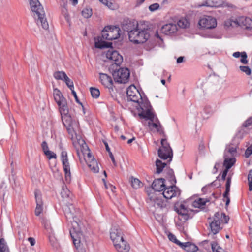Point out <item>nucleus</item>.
<instances>
[{"mask_svg": "<svg viewBox=\"0 0 252 252\" xmlns=\"http://www.w3.org/2000/svg\"><path fill=\"white\" fill-rule=\"evenodd\" d=\"M126 94L128 100L134 103L140 118H152L151 106L144 93L141 94L134 85H131L127 88Z\"/></svg>", "mask_w": 252, "mask_h": 252, "instance_id": "nucleus-1", "label": "nucleus"}, {"mask_svg": "<svg viewBox=\"0 0 252 252\" xmlns=\"http://www.w3.org/2000/svg\"><path fill=\"white\" fill-rule=\"evenodd\" d=\"M63 211L67 221L71 223V226L69 229L71 237L74 246L78 248L82 235L78 222L79 220L77 218L79 211L76 210L72 204H70L64 206Z\"/></svg>", "mask_w": 252, "mask_h": 252, "instance_id": "nucleus-2", "label": "nucleus"}, {"mask_svg": "<svg viewBox=\"0 0 252 252\" xmlns=\"http://www.w3.org/2000/svg\"><path fill=\"white\" fill-rule=\"evenodd\" d=\"M61 115L63 125L66 127L68 134L75 144V139L79 140V143L82 144L84 143V140L77 134L79 130V123L75 120H73L71 116L68 114L69 109L66 100L62 101L61 105H58Z\"/></svg>", "mask_w": 252, "mask_h": 252, "instance_id": "nucleus-3", "label": "nucleus"}, {"mask_svg": "<svg viewBox=\"0 0 252 252\" xmlns=\"http://www.w3.org/2000/svg\"><path fill=\"white\" fill-rule=\"evenodd\" d=\"M121 30L116 26H106L101 32V37H99L97 41L95 42V47L97 48L103 49L112 46V43L102 40L103 39L112 40L119 38Z\"/></svg>", "mask_w": 252, "mask_h": 252, "instance_id": "nucleus-4", "label": "nucleus"}, {"mask_svg": "<svg viewBox=\"0 0 252 252\" xmlns=\"http://www.w3.org/2000/svg\"><path fill=\"white\" fill-rule=\"evenodd\" d=\"M30 5L35 18H37V24L41 25L43 29L47 30L49 28L48 23L45 18L43 7L38 0H30Z\"/></svg>", "mask_w": 252, "mask_h": 252, "instance_id": "nucleus-5", "label": "nucleus"}, {"mask_svg": "<svg viewBox=\"0 0 252 252\" xmlns=\"http://www.w3.org/2000/svg\"><path fill=\"white\" fill-rule=\"evenodd\" d=\"M150 35L148 30L142 28L138 26L132 31H130L128 35L129 40L135 44H140L145 42L149 38Z\"/></svg>", "mask_w": 252, "mask_h": 252, "instance_id": "nucleus-6", "label": "nucleus"}, {"mask_svg": "<svg viewBox=\"0 0 252 252\" xmlns=\"http://www.w3.org/2000/svg\"><path fill=\"white\" fill-rule=\"evenodd\" d=\"M217 25L216 18L209 15H203L200 17L197 27L200 30H210L215 28Z\"/></svg>", "mask_w": 252, "mask_h": 252, "instance_id": "nucleus-7", "label": "nucleus"}, {"mask_svg": "<svg viewBox=\"0 0 252 252\" xmlns=\"http://www.w3.org/2000/svg\"><path fill=\"white\" fill-rule=\"evenodd\" d=\"M237 153V149L236 147L230 146L226 147L224 153V160L223 165L226 169L229 170L234 164L236 162L235 158Z\"/></svg>", "mask_w": 252, "mask_h": 252, "instance_id": "nucleus-8", "label": "nucleus"}, {"mask_svg": "<svg viewBox=\"0 0 252 252\" xmlns=\"http://www.w3.org/2000/svg\"><path fill=\"white\" fill-rule=\"evenodd\" d=\"M161 144V146L158 150V156L164 160L169 158L171 161L173 158V151L169 144L166 139H162Z\"/></svg>", "mask_w": 252, "mask_h": 252, "instance_id": "nucleus-9", "label": "nucleus"}, {"mask_svg": "<svg viewBox=\"0 0 252 252\" xmlns=\"http://www.w3.org/2000/svg\"><path fill=\"white\" fill-rule=\"evenodd\" d=\"M110 235L116 249L120 250V247L118 245V243L124 240L121 230L117 226H113L110 229ZM127 247H126L123 250L121 249L120 251L123 252H126L127 250Z\"/></svg>", "mask_w": 252, "mask_h": 252, "instance_id": "nucleus-10", "label": "nucleus"}, {"mask_svg": "<svg viewBox=\"0 0 252 252\" xmlns=\"http://www.w3.org/2000/svg\"><path fill=\"white\" fill-rule=\"evenodd\" d=\"M114 80L119 83H126L129 79L130 71L127 68L121 67L113 74Z\"/></svg>", "mask_w": 252, "mask_h": 252, "instance_id": "nucleus-11", "label": "nucleus"}, {"mask_svg": "<svg viewBox=\"0 0 252 252\" xmlns=\"http://www.w3.org/2000/svg\"><path fill=\"white\" fill-rule=\"evenodd\" d=\"M175 210L178 214L179 219L183 222L192 218L191 210L187 207L184 204H181L178 207L175 206Z\"/></svg>", "mask_w": 252, "mask_h": 252, "instance_id": "nucleus-12", "label": "nucleus"}, {"mask_svg": "<svg viewBox=\"0 0 252 252\" xmlns=\"http://www.w3.org/2000/svg\"><path fill=\"white\" fill-rule=\"evenodd\" d=\"M106 58L112 61V63L120 65L123 62V57L119 52L112 48H110L105 54Z\"/></svg>", "mask_w": 252, "mask_h": 252, "instance_id": "nucleus-13", "label": "nucleus"}, {"mask_svg": "<svg viewBox=\"0 0 252 252\" xmlns=\"http://www.w3.org/2000/svg\"><path fill=\"white\" fill-rule=\"evenodd\" d=\"M178 30V26L175 23H170L165 24L160 29L163 34L168 36H176Z\"/></svg>", "mask_w": 252, "mask_h": 252, "instance_id": "nucleus-14", "label": "nucleus"}, {"mask_svg": "<svg viewBox=\"0 0 252 252\" xmlns=\"http://www.w3.org/2000/svg\"><path fill=\"white\" fill-rule=\"evenodd\" d=\"M211 233H209V236L212 235L213 238L214 236L218 233L221 229L220 226V220H219V214L215 213L213 218V220L209 222Z\"/></svg>", "mask_w": 252, "mask_h": 252, "instance_id": "nucleus-15", "label": "nucleus"}, {"mask_svg": "<svg viewBox=\"0 0 252 252\" xmlns=\"http://www.w3.org/2000/svg\"><path fill=\"white\" fill-rule=\"evenodd\" d=\"M162 194L166 199H171L172 198L179 196L180 190L176 186H171L169 187H165Z\"/></svg>", "mask_w": 252, "mask_h": 252, "instance_id": "nucleus-16", "label": "nucleus"}, {"mask_svg": "<svg viewBox=\"0 0 252 252\" xmlns=\"http://www.w3.org/2000/svg\"><path fill=\"white\" fill-rule=\"evenodd\" d=\"M72 141L73 145L76 149H79V148L81 150H84L86 151L87 152L85 153V151H83L84 154H87V161L88 162L92 161L94 160H95V158L94 157H93L91 153L90 152V150L86 145L85 142H84V143L81 144L79 143V140L77 139H75L74 141L75 142V144H74L73 143V141L71 140ZM84 141H85L84 140Z\"/></svg>", "mask_w": 252, "mask_h": 252, "instance_id": "nucleus-17", "label": "nucleus"}, {"mask_svg": "<svg viewBox=\"0 0 252 252\" xmlns=\"http://www.w3.org/2000/svg\"><path fill=\"white\" fill-rule=\"evenodd\" d=\"M35 198L36 203V206L35 209V214L36 216H39L43 210V202L42 199V196L40 192L36 190L34 191Z\"/></svg>", "mask_w": 252, "mask_h": 252, "instance_id": "nucleus-18", "label": "nucleus"}, {"mask_svg": "<svg viewBox=\"0 0 252 252\" xmlns=\"http://www.w3.org/2000/svg\"><path fill=\"white\" fill-rule=\"evenodd\" d=\"M237 25L246 30L252 29V19L246 16H240L236 19Z\"/></svg>", "mask_w": 252, "mask_h": 252, "instance_id": "nucleus-19", "label": "nucleus"}, {"mask_svg": "<svg viewBox=\"0 0 252 252\" xmlns=\"http://www.w3.org/2000/svg\"><path fill=\"white\" fill-rule=\"evenodd\" d=\"M138 26L136 21L126 19L123 21L122 28L124 31L127 32L129 34L130 31L134 30Z\"/></svg>", "mask_w": 252, "mask_h": 252, "instance_id": "nucleus-20", "label": "nucleus"}, {"mask_svg": "<svg viewBox=\"0 0 252 252\" xmlns=\"http://www.w3.org/2000/svg\"><path fill=\"white\" fill-rule=\"evenodd\" d=\"M151 113L152 114V118L151 119H148L146 118H141L142 119H145L146 120H149L150 121L148 123V126L149 128V129L151 130H153L154 129H156V131L159 133H162L163 132V128L160 123V122L158 121V123H154V114L153 113V112L151 111Z\"/></svg>", "mask_w": 252, "mask_h": 252, "instance_id": "nucleus-21", "label": "nucleus"}, {"mask_svg": "<svg viewBox=\"0 0 252 252\" xmlns=\"http://www.w3.org/2000/svg\"><path fill=\"white\" fill-rule=\"evenodd\" d=\"M165 180L163 178L155 179L152 184V189L156 191H163L165 187Z\"/></svg>", "mask_w": 252, "mask_h": 252, "instance_id": "nucleus-22", "label": "nucleus"}, {"mask_svg": "<svg viewBox=\"0 0 252 252\" xmlns=\"http://www.w3.org/2000/svg\"><path fill=\"white\" fill-rule=\"evenodd\" d=\"M99 79L105 87L107 88L112 87L113 85V81L112 78L106 74L100 73Z\"/></svg>", "mask_w": 252, "mask_h": 252, "instance_id": "nucleus-23", "label": "nucleus"}, {"mask_svg": "<svg viewBox=\"0 0 252 252\" xmlns=\"http://www.w3.org/2000/svg\"><path fill=\"white\" fill-rule=\"evenodd\" d=\"M53 96L54 100L57 105H61L62 101L63 102L66 100L61 91L57 88L54 89L53 90Z\"/></svg>", "mask_w": 252, "mask_h": 252, "instance_id": "nucleus-24", "label": "nucleus"}, {"mask_svg": "<svg viewBox=\"0 0 252 252\" xmlns=\"http://www.w3.org/2000/svg\"><path fill=\"white\" fill-rule=\"evenodd\" d=\"M211 198H198L192 202V206L195 208H202L206 205L207 202L211 201Z\"/></svg>", "mask_w": 252, "mask_h": 252, "instance_id": "nucleus-25", "label": "nucleus"}, {"mask_svg": "<svg viewBox=\"0 0 252 252\" xmlns=\"http://www.w3.org/2000/svg\"><path fill=\"white\" fill-rule=\"evenodd\" d=\"M180 247L188 252H194L198 250L197 246L190 242L182 243Z\"/></svg>", "mask_w": 252, "mask_h": 252, "instance_id": "nucleus-26", "label": "nucleus"}, {"mask_svg": "<svg viewBox=\"0 0 252 252\" xmlns=\"http://www.w3.org/2000/svg\"><path fill=\"white\" fill-rule=\"evenodd\" d=\"M63 166L66 180H70L71 178L70 168L68 159L62 160Z\"/></svg>", "mask_w": 252, "mask_h": 252, "instance_id": "nucleus-27", "label": "nucleus"}, {"mask_svg": "<svg viewBox=\"0 0 252 252\" xmlns=\"http://www.w3.org/2000/svg\"><path fill=\"white\" fill-rule=\"evenodd\" d=\"M178 26L182 29L188 28L190 26V21L188 17H182L180 18L177 23Z\"/></svg>", "mask_w": 252, "mask_h": 252, "instance_id": "nucleus-28", "label": "nucleus"}, {"mask_svg": "<svg viewBox=\"0 0 252 252\" xmlns=\"http://www.w3.org/2000/svg\"><path fill=\"white\" fill-rule=\"evenodd\" d=\"M149 195L150 199L154 202L155 206H158L161 208H164L166 206L165 203L161 199L155 197L154 194H152L151 196L150 194Z\"/></svg>", "mask_w": 252, "mask_h": 252, "instance_id": "nucleus-29", "label": "nucleus"}, {"mask_svg": "<svg viewBox=\"0 0 252 252\" xmlns=\"http://www.w3.org/2000/svg\"><path fill=\"white\" fill-rule=\"evenodd\" d=\"M88 165L90 169L94 173H98L99 171V167L96 160H94L88 162Z\"/></svg>", "mask_w": 252, "mask_h": 252, "instance_id": "nucleus-30", "label": "nucleus"}, {"mask_svg": "<svg viewBox=\"0 0 252 252\" xmlns=\"http://www.w3.org/2000/svg\"><path fill=\"white\" fill-rule=\"evenodd\" d=\"M130 182L131 186L135 189H139L143 185L142 183L138 179L133 177L131 178Z\"/></svg>", "mask_w": 252, "mask_h": 252, "instance_id": "nucleus-31", "label": "nucleus"}, {"mask_svg": "<svg viewBox=\"0 0 252 252\" xmlns=\"http://www.w3.org/2000/svg\"><path fill=\"white\" fill-rule=\"evenodd\" d=\"M66 73L63 71H56L54 72L53 74L54 77L57 79V80H61L64 81L65 79V78L66 77Z\"/></svg>", "mask_w": 252, "mask_h": 252, "instance_id": "nucleus-32", "label": "nucleus"}, {"mask_svg": "<svg viewBox=\"0 0 252 252\" xmlns=\"http://www.w3.org/2000/svg\"><path fill=\"white\" fill-rule=\"evenodd\" d=\"M156 165L157 167V173L159 174L162 171L163 168L166 165V164L162 162L159 159H157L156 162Z\"/></svg>", "mask_w": 252, "mask_h": 252, "instance_id": "nucleus-33", "label": "nucleus"}, {"mask_svg": "<svg viewBox=\"0 0 252 252\" xmlns=\"http://www.w3.org/2000/svg\"><path fill=\"white\" fill-rule=\"evenodd\" d=\"M219 214V220L220 222H221L223 223H227L228 222L229 218L228 216L226 215L223 212H216Z\"/></svg>", "mask_w": 252, "mask_h": 252, "instance_id": "nucleus-34", "label": "nucleus"}, {"mask_svg": "<svg viewBox=\"0 0 252 252\" xmlns=\"http://www.w3.org/2000/svg\"><path fill=\"white\" fill-rule=\"evenodd\" d=\"M211 247L213 252H227L224 251L216 242L211 243Z\"/></svg>", "mask_w": 252, "mask_h": 252, "instance_id": "nucleus-35", "label": "nucleus"}, {"mask_svg": "<svg viewBox=\"0 0 252 252\" xmlns=\"http://www.w3.org/2000/svg\"><path fill=\"white\" fill-rule=\"evenodd\" d=\"M82 15L85 18H90L92 15V9L89 7L84 8L82 11Z\"/></svg>", "mask_w": 252, "mask_h": 252, "instance_id": "nucleus-36", "label": "nucleus"}, {"mask_svg": "<svg viewBox=\"0 0 252 252\" xmlns=\"http://www.w3.org/2000/svg\"><path fill=\"white\" fill-rule=\"evenodd\" d=\"M0 252H9L3 238H1L0 240Z\"/></svg>", "mask_w": 252, "mask_h": 252, "instance_id": "nucleus-37", "label": "nucleus"}, {"mask_svg": "<svg viewBox=\"0 0 252 252\" xmlns=\"http://www.w3.org/2000/svg\"><path fill=\"white\" fill-rule=\"evenodd\" d=\"M61 196L63 198H65L69 197L70 192L66 187H63L61 192Z\"/></svg>", "mask_w": 252, "mask_h": 252, "instance_id": "nucleus-38", "label": "nucleus"}, {"mask_svg": "<svg viewBox=\"0 0 252 252\" xmlns=\"http://www.w3.org/2000/svg\"><path fill=\"white\" fill-rule=\"evenodd\" d=\"M90 92L93 98H97L100 95V91L97 88L91 87Z\"/></svg>", "mask_w": 252, "mask_h": 252, "instance_id": "nucleus-39", "label": "nucleus"}, {"mask_svg": "<svg viewBox=\"0 0 252 252\" xmlns=\"http://www.w3.org/2000/svg\"><path fill=\"white\" fill-rule=\"evenodd\" d=\"M168 237L171 241L175 243L176 244L179 245V246L182 245V242H181L180 241H179L174 234L169 233L168 235Z\"/></svg>", "mask_w": 252, "mask_h": 252, "instance_id": "nucleus-40", "label": "nucleus"}, {"mask_svg": "<svg viewBox=\"0 0 252 252\" xmlns=\"http://www.w3.org/2000/svg\"><path fill=\"white\" fill-rule=\"evenodd\" d=\"M100 2L107 6L109 8L113 9L114 5L111 2V0H99Z\"/></svg>", "mask_w": 252, "mask_h": 252, "instance_id": "nucleus-41", "label": "nucleus"}, {"mask_svg": "<svg viewBox=\"0 0 252 252\" xmlns=\"http://www.w3.org/2000/svg\"><path fill=\"white\" fill-rule=\"evenodd\" d=\"M230 188H226L225 191L223 194V196L224 198L226 199V205L227 206L230 203V198L229 197V193L230 192Z\"/></svg>", "mask_w": 252, "mask_h": 252, "instance_id": "nucleus-42", "label": "nucleus"}, {"mask_svg": "<svg viewBox=\"0 0 252 252\" xmlns=\"http://www.w3.org/2000/svg\"><path fill=\"white\" fill-rule=\"evenodd\" d=\"M64 81L65 82L66 85L70 89V90L74 89L73 82L68 78L67 75L66 78H65Z\"/></svg>", "mask_w": 252, "mask_h": 252, "instance_id": "nucleus-43", "label": "nucleus"}, {"mask_svg": "<svg viewBox=\"0 0 252 252\" xmlns=\"http://www.w3.org/2000/svg\"><path fill=\"white\" fill-rule=\"evenodd\" d=\"M248 180L249 184V189L252 191V170H250L248 176Z\"/></svg>", "mask_w": 252, "mask_h": 252, "instance_id": "nucleus-44", "label": "nucleus"}, {"mask_svg": "<svg viewBox=\"0 0 252 252\" xmlns=\"http://www.w3.org/2000/svg\"><path fill=\"white\" fill-rule=\"evenodd\" d=\"M241 71L245 72L247 75H250L251 73V69L248 66H240L239 67Z\"/></svg>", "mask_w": 252, "mask_h": 252, "instance_id": "nucleus-45", "label": "nucleus"}, {"mask_svg": "<svg viewBox=\"0 0 252 252\" xmlns=\"http://www.w3.org/2000/svg\"><path fill=\"white\" fill-rule=\"evenodd\" d=\"M44 154L47 156L49 159L56 158H57L56 154L49 150L46 151Z\"/></svg>", "mask_w": 252, "mask_h": 252, "instance_id": "nucleus-46", "label": "nucleus"}, {"mask_svg": "<svg viewBox=\"0 0 252 252\" xmlns=\"http://www.w3.org/2000/svg\"><path fill=\"white\" fill-rule=\"evenodd\" d=\"M203 111L207 115L206 118H208L213 113V110L210 106L205 107Z\"/></svg>", "mask_w": 252, "mask_h": 252, "instance_id": "nucleus-47", "label": "nucleus"}, {"mask_svg": "<svg viewBox=\"0 0 252 252\" xmlns=\"http://www.w3.org/2000/svg\"><path fill=\"white\" fill-rule=\"evenodd\" d=\"M159 8V4L158 3H155L150 5L149 6V9L151 11H155Z\"/></svg>", "mask_w": 252, "mask_h": 252, "instance_id": "nucleus-48", "label": "nucleus"}, {"mask_svg": "<svg viewBox=\"0 0 252 252\" xmlns=\"http://www.w3.org/2000/svg\"><path fill=\"white\" fill-rule=\"evenodd\" d=\"M241 62L244 64H247L248 63V60H247V55L246 52H241Z\"/></svg>", "mask_w": 252, "mask_h": 252, "instance_id": "nucleus-49", "label": "nucleus"}, {"mask_svg": "<svg viewBox=\"0 0 252 252\" xmlns=\"http://www.w3.org/2000/svg\"><path fill=\"white\" fill-rule=\"evenodd\" d=\"M167 174L170 178V180H174V182H176L173 169H169L167 171Z\"/></svg>", "mask_w": 252, "mask_h": 252, "instance_id": "nucleus-50", "label": "nucleus"}, {"mask_svg": "<svg viewBox=\"0 0 252 252\" xmlns=\"http://www.w3.org/2000/svg\"><path fill=\"white\" fill-rule=\"evenodd\" d=\"M236 22V20L233 21L232 20L229 19L225 22V25L226 26H233L234 25H237Z\"/></svg>", "mask_w": 252, "mask_h": 252, "instance_id": "nucleus-51", "label": "nucleus"}, {"mask_svg": "<svg viewBox=\"0 0 252 252\" xmlns=\"http://www.w3.org/2000/svg\"><path fill=\"white\" fill-rule=\"evenodd\" d=\"M252 154V147L250 146L245 151V156L246 158H249Z\"/></svg>", "mask_w": 252, "mask_h": 252, "instance_id": "nucleus-52", "label": "nucleus"}, {"mask_svg": "<svg viewBox=\"0 0 252 252\" xmlns=\"http://www.w3.org/2000/svg\"><path fill=\"white\" fill-rule=\"evenodd\" d=\"M252 124V117L248 119L243 124V126L247 127Z\"/></svg>", "mask_w": 252, "mask_h": 252, "instance_id": "nucleus-53", "label": "nucleus"}, {"mask_svg": "<svg viewBox=\"0 0 252 252\" xmlns=\"http://www.w3.org/2000/svg\"><path fill=\"white\" fill-rule=\"evenodd\" d=\"M41 147L44 153H45L46 151L49 150L48 144L47 142L45 141L42 142Z\"/></svg>", "mask_w": 252, "mask_h": 252, "instance_id": "nucleus-54", "label": "nucleus"}, {"mask_svg": "<svg viewBox=\"0 0 252 252\" xmlns=\"http://www.w3.org/2000/svg\"><path fill=\"white\" fill-rule=\"evenodd\" d=\"M63 15L65 19L67 21V22L69 23L70 22V17L69 16L67 12L66 9H64L63 10Z\"/></svg>", "mask_w": 252, "mask_h": 252, "instance_id": "nucleus-55", "label": "nucleus"}, {"mask_svg": "<svg viewBox=\"0 0 252 252\" xmlns=\"http://www.w3.org/2000/svg\"><path fill=\"white\" fill-rule=\"evenodd\" d=\"M211 190V187L210 185H207L202 188V191L204 193H207L208 191Z\"/></svg>", "mask_w": 252, "mask_h": 252, "instance_id": "nucleus-56", "label": "nucleus"}, {"mask_svg": "<svg viewBox=\"0 0 252 252\" xmlns=\"http://www.w3.org/2000/svg\"><path fill=\"white\" fill-rule=\"evenodd\" d=\"M68 159L67 152L65 151H63L61 153V160Z\"/></svg>", "mask_w": 252, "mask_h": 252, "instance_id": "nucleus-57", "label": "nucleus"}, {"mask_svg": "<svg viewBox=\"0 0 252 252\" xmlns=\"http://www.w3.org/2000/svg\"><path fill=\"white\" fill-rule=\"evenodd\" d=\"M210 185V186L211 187L212 186H214L216 188H218L220 186V183L217 181H213V182H212Z\"/></svg>", "mask_w": 252, "mask_h": 252, "instance_id": "nucleus-58", "label": "nucleus"}, {"mask_svg": "<svg viewBox=\"0 0 252 252\" xmlns=\"http://www.w3.org/2000/svg\"><path fill=\"white\" fill-rule=\"evenodd\" d=\"M185 58L184 56H180L178 57L177 59V63H181L185 62Z\"/></svg>", "mask_w": 252, "mask_h": 252, "instance_id": "nucleus-59", "label": "nucleus"}, {"mask_svg": "<svg viewBox=\"0 0 252 252\" xmlns=\"http://www.w3.org/2000/svg\"><path fill=\"white\" fill-rule=\"evenodd\" d=\"M231 183V178L230 177H227L226 183V188H230V185Z\"/></svg>", "mask_w": 252, "mask_h": 252, "instance_id": "nucleus-60", "label": "nucleus"}, {"mask_svg": "<svg viewBox=\"0 0 252 252\" xmlns=\"http://www.w3.org/2000/svg\"><path fill=\"white\" fill-rule=\"evenodd\" d=\"M28 241L30 243L31 246H34L35 244V240L32 237H29L28 239Z\"/></svg>", "mask_w": 252, "mask_h": 252, "instance_id": "nucleus-61", "label": "nucleus"}, {"mask_svg": "<svg viewBox=\"0 0 252 252\" xmlns=\"http://www.w3.org/2000/svg\"><path fill=\"white\" fill-rule=\"evenodd\" d=\"M71 91L72 94H73L76 101L77 102L82 104L80 102H79V99H78L77 95V94H76V92L74 91V89L71 90Z\"/></svg>", "mask_w": 252, "mask_h": 252, "instance_id": "nucleus-62", "label": "nucleus"}, {"mask_svg": "<svg viewBox=\"0 0 252 252\" xmlns=\"http://www.w3.org/2000/svg\"><path fill=\"white\" fill-rule=\"evenodd\" d=\"M228 170L227 169H226L223 171L222 174V179L223 180H225L226 176H227V173H228Z\"/></svg>", "mask_w": 252, "mask_h": 252, "instance_id": "nucleus-63", "label": "nucleus"}, {"mask_svg": "<svg viewBox=\"0 0 252 252\" xmlns=\"http://www.w3.org/2000/svg\"><path fill=\"white\" fill-rule=\"evenodd\" d=\"M49 241L52 245H54L56 242V239L54 236H50L49 237Z\"/></svg>", "mask_w": 252, "mask_h": 252, "instance_id": "nucleus-64", "label": "nucleus"}]
</instances>
